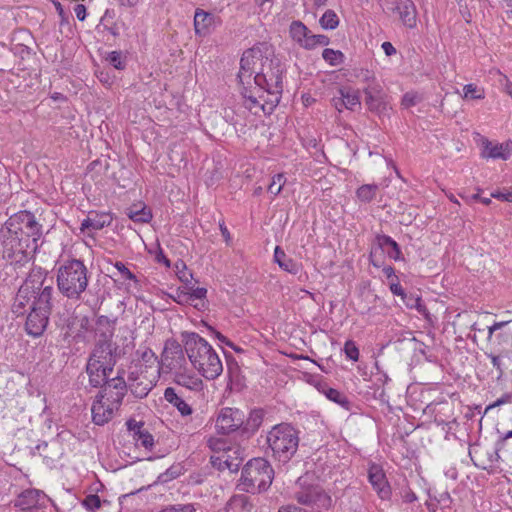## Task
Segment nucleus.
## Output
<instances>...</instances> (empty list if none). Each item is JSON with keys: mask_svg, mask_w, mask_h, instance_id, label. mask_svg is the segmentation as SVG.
Instances as JSON below:
<instances>
[{"mask_svg": "<svg viewBox=\"0 0 512 512\" xmlns=\"http://www.w3.org/2000/svg\"><path fill=\"white\" fill-rule=\"evenodd\" d=\"M378 185L376 184H364L360 186L356 191V196L361 202H371L377 194Z\"/></svg>", "mask_w": 512, "mask_h": 512, "instance_id": "nucleus-34", "label": "nucleus"}, {"mask_svg": "<svg viewBox=\"0 0 512 512\" xmlns=\"http://www.w3.org/2000/svg\"><path fill=\"white\" fill-rule=\"evenodd\" d=\"M47 272L41 267H34L26 277L23 284L19 287L14 302L12 312L16 317L23 316L27 312V305H31L32 297L36 290H40L45 283Z\"/></svg>", "mask_w": 512, "mask_h": 512, "instance_id": "nucleus-9", "label": "nucleus"}, {"mask_svg": "<svg viewBox=\"0 0 512 512\" xmlns=\"http://www.w3.org/2000/svg\"><path fill=\"white\" fill-rule=\"evenodd\" d=\"M126 215L137 223H148L152 218L151 211L141 204H135L127 208Z\"/></svg>", "mask_w": 512, "mask_h": 512, "instance_id": "nucleus-31", "label": "nucleus"}, {"mask_svg": "<svg viewBox=\"0 0 512 512\" xmlns=\"http://www.w3.org/2000/svg\"><path fill=\"white\" fill-rule=\"evenodd\" d=\"M59 292L71 300H80L89 282L88 269L79 259H67L57 269Z\"/></svg>", "mask_w": 512, "mask_h": 512, "instance_id": "nucleus-5", "label": "nucleus"}, {"mask_svg": "<svg viewBox=\"0 0 512 512\" xmlns=\"http://www.w3.org/2000/svg\"><path fill=\"white\" fill-rule=\"evenodd\" d=\"M191 292H189V296H191V305L195 300H203L206 297L207 289L203 287L193 288L190 287Z\"/></svg>", "mask_w": 512, "mask_h": 512, "instance_id": "nucleus-54", "label": "nucleus"}, {"mask_svg": "<svg viewBox=\"0 0 512 512\" xmlns=\"http://www.w3.org/2000/svg\"><path fill=\"white\" fill-rule=\"evenodd\" d=\"M170 297L178 304L185 305L190 304L191 305V296H189V292L178 288L175 292V295H170Z\"/></svg>", "mask_w": 512, "mask_h": 512, "instance_id": "nucleus-52", "label": "nucleus"}, {"mask_svg": "<svg viewBox=\"0 0 512 512\" xmlns=\"http://www.w3.org/2000/svg\"><path fill=\"white\" fill-rule=\"evenodd\" d=\"M284 183H285L284 175L283 174H276V175L273 176L272 181H271V183L268 186V191L272 195L276 196V195H278L281 192Z\"/></svg>", "mask_w": 512, "mask_h": 512, "instance_id": "nucleus-44", "label": "nucleus"}, {"mask_svg": "<svg viewBox=\"0 0 512 512\" xmlns=\"http://www.w3.org/2000/svg\"><path fill=\"white\" fill-rule=\"evenodd\" d=\"M74 12H75V15L77 17V19L79 21H84L85 18H86V7L85 5L83 4H77L75 7H74Z\"/></svg>", "mask_w": 512, "mask_h": 512, "instance_id": "nucleus-55", "label": "nucleus"}, {"mask_svg": "<svg viewBox=\"0 0 512 512\" xmlns=\"http://www.w3.org/2000/svg\"><path fill=\"white\" fill-rule=\"evenodd\" d=\"M274 470L265 458H253L242 468L237 489L241 492L256 494L266 491L272 484Z\"/></svg>", "mask_w": 512, "mask_h": 512, "instance_id": "nucleus-7", "label": "nucleus"}, {"mask_svg": "<svg viewBox=\"0 0 512 512\" xmlns=\"http://www.w3.org/2000/svg\"><path fill=\"white\" fill-rule=\"evenodd\" d=\"M106 60L114 68L124 70L126 67V60L123 58L121 51H112L108 54Z\"/></svg>", "mask_w": 512, "mask_h": 512, "instance_id": "nucleus-41", "label": "nucleus"}, {"mask_svg": "<svg viewBox=\"0 0 512 512\" xmlns=\"http://www.w3.org/2000/svg\"><path fill=\"white\" fill-rule=\"evenodd\" d=\"M323 59L331 66H338L344 62L345 56L339 50L325 48L322 52Z\"/></svg>", "mask_w": 512, "mask_h": 512, "instance_id": "nucleus-38", "label": "nucleus"}, {"mask_svg": "<svg viewBox=\"0 0 512 512\" xmlns=\"http://www.w3.org/2000/svg\"><path fill=\"white\" fill-rule=\"evenodd\" d=\"M512 400V394H505L501 398L497 399L492 405H490L488 408L496 407L501 404H505L508 402H511Z\"/></svg>", "mask_w": 512, "mask_h": 512, "instance_id": "nucleus-59", "label": "nucleus"}, {"mask_svg": "<svg viewBox=\"0 0 512 512\" xmlns=\"http://www.w3.org/2000/svg\"><path fill=\"white\" fill-rule=\"evenodd\" d=\"M54 6H55V9L58 13V15L60 16L61 18V24H64V23H68V15L66 14V12L64 11L62 5L60 2L58 1H54Z\"/></svg>", "mask_w": 512, "mask_h": 512, "instance_id": "nucleus-56", "label": "nucleus"}, {"mask_svg": "<svg viewBox=\"0 0 512 512\" xmlns=\"http://www.w3.org/2000/svg\"><path fill=\"white\" fill-rule=\"evenodd\" d=\"M185 351L175 340L167 341L162 354V362L169 370H180L186 364Z\"/></svg>", "mask_w": 512, "mask_h": 512, "instance_id": "nucleus-16", "label": "nucleus"}, {"mask_svg": "<svg viewBox=\"0 0 512 512\" xmlns=\"http://www.w3.org/2000/svg\"><path fill=\"white\" fill-rule=\"evenodd\" d=\"M421 101V97L417 93L407 92L404 94L401 105L408 109L412 106H415L417 103Z\"/></svg>", "mask_w": 512, "mask_h": 512, "instance_id": "nucleus-51", "label": "nucleus"}, {"mask_svg": "<svg viewBox=\"0 0 512 512\" xmlns=\"http://www.w3.org/2000/svg\"><path fill=\"white\" fill-rule=\"evenodd\" d=\"M208 447L215 453L222 454L228 448H231L232 446H227V443L225 440L215 437H210L207 441Z\"/></svg>", "mask_w": 512, "mask_h": 512, "instance_id": "nucleus-42", "label": "nucleus"}, {"mask_svg": "<svg viewBox=\"0 0 512 512\" xmlns=\"http://www.w3.org/2000/svg\"><path fill=\"white\" fill-rule=\"evenodd\" d=\"M244 450L240 446H232L219 455H212L210 463L219 471L237 472L243 461Z\"/></svg>", "mask_w": 512, "mask_h": 512, "instance_id": "nucleus-14", "label": "nucleus"}, {"mask_svg": "<svg viewBox=\"0 0 512 512\" xmlns=\"http://www.w3.org/2000/svg\"><path fill=\"white\" fill-rule=\"evenodd\" d=\"M365 104L369 111L384 116L390 109L389 96L379 83H370L364 88Z\"/></svg>", "mask_w": 512, "mask_h": 512, "instance_id": "nucleus-12", "label": "nucleus"}, {"mask_svg": "<svg viewBox=\"0 0 512 512\" xmlns=\"http://www.w3.org/2000/svg\"><path fill=\"white\" fill-rule=\"evenodd\" d=\"M126 424L128 430L133 434L136 445L142 446L146 450H151L154 446V437L148 430L143 428L144 424L133 419L128 420Z\"/></svg>", "mask_w": 512, "mask_h": 512, "instance_id": "nucleus-21", "label": "nucleus"}, {"mask_svg": "<svg viewBox=\"0 0 512 512\" xmlns=\"http://www.w3.org/2000/svg\"><path fill=\"white\" fill-rule=\"evenodd\" d=\"M319 24L323 29L334 30L339 25V18L334 10L328 9L320 18Z\"/></svg>", "mask_w": 512, "mask_h": 512, "instance_id": "nucleus-36", "label": "nucleus"}, {"mask_svg": "<svg viewBox=\"0 0 512 512\" xmlns=\"http://www.w3.org/2000/svg\"><path fill=\"white\" fill-rule=\"evenodd\" d=\"M135 355L137 357V360L142 361L143 363L151 364L156 360V356L154 352L147 347L140 348L135 352Z\"/></svg>", "mask_w": 512, "mask_h": 512, "instance_id": "nucleus-48", "label": "nucleus"}, {"mask_svg": "<svg viewBox=\"0 0 512 512\" xmlns=\"http://www.w3.org/2000/svg\"><path fill=\"white\" fill-rule=\"evenodd\" d=\"M341 97L338 98V102L344 105L349 110H354L356 106H360V97L357 91L340 90Z\"/></svg>", "mask_w": 512, "mask_h": 512, "instance_id": "nucleus-33", "label": "nucleus"}, {"mask_svg": "<svg viewBox=\"0 0 512 512\" xmlns=\"http://www.w3.org/2000/svg\"><path fill=\"white\" fill-rule=\"evenodd\" d=\"M178 278L180 279L181 282L185 283L188 286L189 283L191 282L192 274L186 271H179Z\"/></svg>", "mask_w": 512, "mask_h": 512, "instance_id": "nucleus-63", "label": "nucleus"}, {"mask_svg": "<svg viewBox=\"0 0 512 512\" xmlns=\"http://www.w3.org/2000/svg\"><path fill=\"white\" fill-rule=\"evenodd\" d=\"M82 505L88 511L95 512L101 507V499L97 494H89L83 499Z\"/></svg>", "mask_w": 512, "mask_h": 512, "instance_id": "nucleus-43", "label": "nucleus"}, {"mask_svg": "<svg viewBox=\"0 0 512 512\" xmlns=\"http://www.w3.org/2000/svg\"><path fill=\"white\" fill-rule=\"evenodd\" d=\"M464 97L467 99H483L484 91L475 84H467L463 87Z\"/></svg>", "mask_w": 512, "mask_h": 512, "instance_id": "nucleus-45", "label": "nucleus"}, {"mask_svg": "<svg viewBox=\"0 0 512 512\" xmlns=\"http://www.w3.org/2000/svg\"><path fill=\"white\" fill-rule=\"evenodd\" d=\"M219 228H220L221 234H222L225 242L227 244H230L231 235H230V232L228 231L227 227L225 226V223L224 222L220 223Z\"/></svg>", "mask_w": 512, "mask_h": 512, "instance_id": "nucleus-61", "label": "nucleus"}, {"mask_svg": "<svg viewBox=\"0 0 512 512\" xmlns=\"http://www.w3.org/2000/svg\"><path fill=\"white\" fill-rule=\"evenodd\" d=\"M181 475V467L179 466H171L165 472L161 473L158 476V481L161 483H166L173 479H176Z\"/></svg>", "mask_w": 512, "mask_h": 512, "instance_id": "nucleus-46", "label": "nucleus"}, {"mask_svg": "<svg viewBox=\"0 0 512 512\" xmlns=\"http://www.w3.org/2000/svg\"><path fill=\"white\" fill-rule=\"evenodd\" d=\"M29 309L25 323L26 332L33 337H39L47 328L50 314L32 306Z\"/></svg>", "mask_w": 512, "mask_h": 512, "instance_id": "nucleus-17", "label": "nucleus"}, {"mask_svg": "<svg viewBox=\"0 0 512 512\" xmlns=\"http://www.w3.org/2000/svg\"><path fill=\"white\" fill-rule=\"evenodd\" d=\"M507 322H496L492 326L488 327V338L491 339L493 333L501 329Z\"/></svg>", "mask_w": 512, "mask_h": 512, "instance_id": "nucleus-64", "label": "nucleus"}, {"mask_svg": "<svg viewBox=\"0 0 512 512\" xmlns=\"http://www.w3.org/2000/svg\"><path fill=\"white\" fill-rule=\"evenodd\" d=\"M264 415L263 409H253L247 419H243L240 435L247 439L252 437L261 427Z\"/></svg>", "mask_w": 512, "mask_h": 512, "instance_id": "nucleus-23", "label": "nucleus"}, {"mask_svg": "<svg viewBox=\"0 0 512 512\" xmlns=\"http://www.w3.org/2000/svg\"><path fill=\"white\" fill-rule=\"evenodd\" d=\"M118 349L111 330L108 333H97L94 348L86 365L91 386L98 388L111 375L117 363Z\"/></svg>", "mask_w": 512, "mask_h": 512, "instance_id": "nucleus-3", "label": "nucleus"}, {"mask_svg": "<svg viewBox=\"0 0 512 512\" xmlns=\"http://www.w3.org/2000/svg\"><path fill=\"white\" fill-rule=\"evenodd\" d=\"M100 387L101 390L97 395L111 403L113 407L119 409L127 392V385L124 378L116 376L109 379L108 377Z\"/></svg>", "mask_w": 512, "mask_h": 512, "instance_id": "nucleus-13", "label": "nucleus"}, {"mask_svg": "<svg viewBox=\"0 0 512 512\" xmlns=\"http://www.w3.org/2000/svg\"><path fill=\"white\" fill-rule=\"evenodd\" d=\"M481 155L483 158L507 160L510 156L509 144H493L491 141L485 140Z\"/></svg>", "mask_w": 512, "mask_h": 512, "instance_id": "nucleus-28", "label": "nucleus"}, {"mask_svg": "<svg viewBox=\"0 0 512 512\" xmlns=\"http://www.w3.org/2000/svg\"><path fill=\"white\" fill-rule=\"evenodd\" d=\"M181 337L193 367L207 380L218 378L223 372V364L212 346L195 332H183Z\"/></svg>", "mask_w": 512, "mask_h": 512, "instance_id": "nucleus-4", "label": "nucleus"}, {"mask_svg": "<svg viewBox=\"0 0 512 512\" xmlns=\"http://www.w3.org/2000/svg\"><path fill=\"white\" fill-rule=\"evenodd\" d=\"M183 392L176 391L173 387H167L164 391V398L166 401L175 406L183 416L190 415L192 413L191 407L183 400Z\"/></svg>", "mask_w": 512, "mask_h": 512, "instance_id": "nucleus-27", "label": "nucleus"}, {"mask_svg": "<svg viewBox=\"0 0 512 512\" xmlns=\"http://www.w3.org/2000/svg\"><path fill=\"white\" fill-rule=\"evenodd\" d=\"M290 35L294 41L304 48L310 30L299 20L292 21L289 29Z\"/></svg>", "mask_w": 512, "mask_h": 512, "instance_id": "nucleus-32", "label": "nucleus"}, {"mask_svg": "<svg viewBox=\"0 0 512 512\" xmlns=\"http://www.w3.org/2000/svg\"><path fill=\"white\" fill-rule=\"evenodd\" d=\"M114 267L118 270V272L121 274L122 278L124 279H127V280H131L133 281L135 284H138L139 283V280L137 279L136 275L134 273H132L124 263L120 262V261H116L114 263Z\"/></svg>", "mask_w": 512, "mask_h": 512, "instance_id": "nucleus-49", "label": "nucleus"}, {"mask_svg": "<svg viewBox=\"0 0 512 512\" xmlns=\"http://www.w3.org/2000/svg\"><path fill=\"white\" fill-rule=\"evenodd\" d=\"M42 235V225L35 215L27 210L18 211L12 214L0 228L3 253L8 258L21 261L38 250Z\"/></svg>", "mask_w": 512, "mask_h": 512, "instance_id": "nucleus-1", "label": "nucleus"}, {"mask_svg": "<svg viewBox=\"0 0 512 512\" xmlns=\"http://www.w3.org/2000/svg\"><path fill=\"white\" fill-rule=\"evenodd\" d=\"M344 352L347 358L352 361H358L359 359V349L356 346L355 342L352 340H347L344 344Z\"/></svg>", "mask_w": 512, "mask_h": 512, "instance_id": "nucleus-50", "label": "nucleus"}, {"mask_svg": "<svg viewBox=\"0 0 512 512\" xmlns=\"http://www.w3.org/2000/svg\"><path fill=\"white\" fill-rule=\"evenodd\" d=\"M382 49L387 56L396 54V49L390 42H384L382 44Z\"/></svg>", "mask_w": 512, "mask_h": 512, "instance_id": "nucleus-62", "label": "nucleus"}, {"mask_svg": "<svg viewBox=\"0 0 512 512\" xmlns=\"http://www.w3.org/2000/svg\"><path fill=\"white\" fill-rule=\"evenodd\" d=\"M227 359V375L231 383H239L241 369L237 361L231 356L226 355Z\"/></svg>", "mask_w": 512, "mask_h": 512, "instance_id": "nucleus-39", "label": "nucleus"}, {"mask_svg": "<svg viewBox=\"0 0 512 512\" xmlns=\"http://www.w3.org/2000/svg\"><path fill=\"white\" fill-rule=\"evenodd\" d=\"M112 217L108 213L90 212L87 218L81 223V231L86 230L97 231L111 224Z\"/></svg>", "mask_w": 512, "mask_h": 512, "instance_id": "nucleus-25", "label": "nucleus"}, {"mask_svg": "<svg viewBox=\"0 0 512 512\" xmlns=\"http://www.w3.org/2000/svg\"><path fill=\"white\" fill-rule=\"evenodd\" d=\"M374 242L381 250L387 253L389 258L395 261L403 259L399 244L390 236L377 234Z\"/></svg>", "mask_w": 512, "mask_h": 512, "instance_id": "nucleus-26", "label": "nucleus"}, {"mask_svg": "<svg viewBox=\"0 0 512 512\" xmlns=\"http://www.w3.org/2000/svg\"><path fill=\"white\" fill-rule=\"evenodd\" d=\"M390 290L391 292L394 294V295H397V296H400L401 298L404 296V294L406 293L405 290L402 288V286L400 285L399 281L397 282H392L390 284Z\"/></svg>", "mask_w": 512, "mask_h": 512, "instance_id": "nucleus-58", "label": "nucleus"}, {"mask_svg": "<svg viewBox=\"0 0 512 512\" xmlns=\"http://www.w3.org/2000/svg\"><path fill=\"white\" fill-rule=\"evenodd\" d=\"M293 498L299 504L318 510L329 509L332 501L323 488L315 482L314 476L308 473L297 479Z\"/></svg>", "mask_w": 512, "mask_h": 512, "instance_id": "nucleus-8", "label": "nucleus"}, {"mask_svg": "<svg viewBox=\"0 0 512 512\" xmlns=\"http://www.w3.org/2000/svg\"><path fill=\"white\" fill-rule=\"evenodd\" d=\"M49 500L43 491L29 488L22 491L12 503L21 512H44Z\"/></svg>", "mask_w": 512, "mask_h": 512, "instance_id": "nucleus-10", "label": "nucleus"}, {"mask_svg": "<svg viewBox=\"0 0 512 512\" xmlns=\"http://www.w3.org/2000/svg\"><path fill=\"white\" fill-rule=\"evenodd\" d=\"M244 417V412L238 408H222L216 418V432L220 435H229L235 431L241 433Z\"/></svg>", "mask_w": 512, "mask_h": 512, "instance_id": "nucleus-11", "label": "nucleus"}, {"mask_svg": "<svg viewBox=\"0 0 512 512\" xmlns=\"http://www.w3.org/2000/svg\"><path fill=\"white\" fill-rule=\"evenodd\" d=\"M174 382L181 388L189 391H200L203 388L202 380L196 375L176 372L174 376Z\"/></svg>", "mask_w": 512, "mask_h": 512, "instance_id": "nucleus-30", "label": "nucleus"}, {"mask_svg": "<svg viewBox=\"0 0 512 512\" xmlns=\"http://www.w3.org/2000/svg\"><path fill=\"white\" fill-rule=\"evenodd\" d=\"M260 50L250 48L244 51L240 59V69L237 75L239 85L241 86L240 91L244 87H252V75L255 72V66L259 60Z\"/></svg>", "mask_w": 512, "mask_h": 512, "instance_id": "nucleus-15", "label": "nucleus"}, {"mask_svg": "<svg viewBox=\"0 0 512 512\" xmlns=\"http://www.w3.org/2000/svg\"><path fill=\"white\" fill-rule=\"evenodd\" d=\"M391 10L397 12L402 23L408 28L417 25V10L412 0H390Z\"/></svg>", "mask_w": 512, "mask_h": 512, "instance_id": "nucleus-19", "label": "nucleus"}, {"mask_svg": "<svg viewBox=\"0 0 512 512\" xmlns=\"http://www.w3.org/2000/svg\"><path fill=\"white\" fill-rule=\"evenodd\" d=\"M512 438V430L508 431L504 436H502L495 444L494 449V460L498 461L500 459V452L504 449L506 440Z\"/></svg>", "mask_w": 512, "mask_h": 512, "instance_id": "nucleus-53", "label": "nucleus"}, {"mask_svg": "<svg viewBox=\"0 0 512 512\" xmlns=\"http://www.w3.org/2000/svg\"><path fill=\"white\" fill-rule=\"evenodd\" d=\"M491 197L505 202H512V191H509L507 193L493 192L491 193Z\"/></svg>", "mask_w": 512, "mask_h": 512, "instance_id": "nucleus-57", "label": "nucleus"}, {"mask_svg": "<svg viewBox=\"0 0 512 512\" xmlns=\"http://www.w3.org/2000/svg\"><path fill=\"white\" fill-rule=\"evenodd\" d=\"M368 480L381 499H388L391 496V487L380 465H370L368 469Z\"/></svg>", "mask_w": 512, "mask_h": 512, "instance_id": "nucleus-18", "label": "nucleus"}, {"mask_svg": "<svg viewBox=\"0 0 512 512\" xmlns=\"http://www.w3.org/2000/svg\"><path fill=\"white\" fill-rule=\"evenodd\" d=\"M299 433L290 423L276 424L271 428L266 442L275 461L286 464L292 459L298 450Z\"/></svg>", "mask_w": 512, "mask_h": 512, "instance_id": "nucleus-6", "label": "nucleus"}, {"mask_svg": "<svg viewBox=\"0 0 512 512\" xmlns=\"http://www.w3.org/2000/svg\"><path fill=\"white\" fill-rule=\"evenodd\" d=\"M274 261L279 265V267L293 275H296L300 272V265L295 262L292 258L288 257L284 250L280 246H276L274 250Z\"/></svg>", "mask_w": 512, "mask_h": 512, "instance_id": "nucleus-29", "label": "nucleus"}, {"mask_svg": "<svg viewBox=\"0 0 512 512\" xmlns=\"http://www.w3.org/2000/svg\"><path fill=\"white\" fill-rule=\"evenodd\" d=\"M215 21L216 16L214 14L197 8L194 15L195 33L199 36L209 35L211 32V28L215 24Z\"/></svg>", "mask_w": 512, "mask_h": 512, "instance_id": "nucleus-24", "label": "nucleus"}, {"mask_svg": "<svg viewBox=\"0 0 512 512\" xmlns=\"http://www.w3.org/2000/svg\"><path fill=\"white\" fill-rule=\"evenodd\" d=\"M116 411L118 408L97 395L91 407L92 421L98 426H103L112 420Z\"/></svg>", "mask_w": 512, "mask_h": 512, "instance_id": "nucleus-20", "label": "nucleus"}, {"mask_svg": "<svg viewBox=\"0 0 512 512\" xmlns=\"http://www.w3.org/2000/svg\"><path fill=\"white\" fill-rule=\"evenodd\" d=\"M401 299L407 308L416 309L421 314L426 313L427 308L425 304H423L420 296L413 293H405Z\"/></svg>", "mask_w": 512, "mask_h": 512, "instance_id": "nucleus-35", "label": "nucleus"}, {"mask_svg": "<svg viewBox=\"0 0 512 512\" xmlns=\"http://www.w3.org/2000/svg\"><path fill=\"white\" fill-rule=\"evenodd\" d=\"M53 293L54 288L51 284H43L40 290H36L30 306L51 314Z\"/></svg>", "mask_w": 512, "mask_h": 512, "instance_id": "nucleus-22", "label": "nucleus"}, {"mask_svg": "<svg viewBox=\"0 0 512 512\" xmlns=\"http://www.w3.org/2000/svg\"><path fill=\"white\" fill-rule=\"evenodd\" d=\"M97 331H100L103 328V331L100 333H108L110 330L112 332V337L114 336V322L109 319V317L101 315L97 317L96 320Z\"/></svg>", "mask_w": 512, "mask_h": 512, "instance_id": "nucleus-47", "label": "nucleus"}, {"mask_svg": "<svg viewBox=\"0 0 512 512\" xmlns=\"http://www.w3.org/2000/svg\"><path fill=\"white\" fill-rule=\"evenodd\" d=\"M323 393L329 400L339 404L340 406L346 409L349 408L350 402L348 398L345 396V394H343L342 392L334 388L327 387L323 389Z\"/></svg>", "mask_w": 512, "mask_h": 512, "instance_id": "nucleus-37", "label": "nucleus"}, {"mask_svg": "<svg viewBox=\"0 0 512 512\" xmlns=\"http://www.w3.org/2000/svg\"><path fill=\"white\" fill-rule=\"evenodd\" d=\"M330 43L329 37L322 34H312L311 32L308 35L307 41L304 45V48L307 50L314 49L317 46H327Z\"/></svg>", "mask_w": 512, "mask_h": 512, "instance_id": "nucleus-40", "label": "nucleus"}, {"mask_svg": "<svg viewBox=\"0 0 512 512\" xmlns=\"http://www.w3.org/2000/svg\"><path fill=\"white\" fill-rule=\"evenodd\" d=\"M283 69L278 61L270 60L268 67L263 65L260 72L253 78L252 87H244L240 91L248 101L249 110L259 106L265 114H271L279 104L283 91Z\"/></svg>", "mask_w": 512, "mask_h": 512, "instance_id": "nucleus-2", "label": "nucleus"}, {"mask_svg": "<svg viewBox=\"0 0 512 512\" xmlns=\"http://www.w3.org/2000/svg\"><path fill=\"white\" fill-rule=\"evenodd\" d=\"M278 512H307V511L304 510L303 508H300L295 505H287V506L280 507Z\"/></svg>", "mask_w": 512, "mask_h": 512, "instance_id": "nucleus-60", "label": "nucleus"}]
</instances>
